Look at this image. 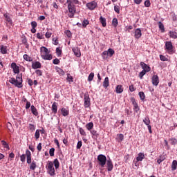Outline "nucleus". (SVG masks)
Here are the masks:
<instances>
[{
    "mask_svg": "<svg viewBox=\"0 0 177 177\" xmlns=\"http://www.w3.org/2000/svg\"><path fill=\"white\" fill-rule=\"evenodd\" d=\"M3 16L8 23H9V24H12V18H10V16L8 15V14H4Z\"/></svg>",
    "mask_w": 177,
    "mask_h": 177,
    "instance_id": "obj_33",
    "label": "nucleus"
},
{
    "mask_svg": "<svg viewBox=\"0 0 177 177\" xmlns=\"http://www.w3.org/2000/svg\"><path fill=\"white\" fill-rule=\"evenodd\" d=\"M28 129L31 131V132H34V131H35V125L29 124Z\"/></svg>",
    "mask_w": 177,
    "mask_h": 177,
    "instance_id": "obj_48",
    "label": "nucleus"
},
{
    "mask_svg": "<svg viewBox=\"0 0 177 177\" xmlns=\"http://www.w3.org/2000/svg\"><path fill=\"white\" fill-rule=\"evenodd\" d=\"M176 169H177V161L174 160L171 163V171H176Z\"/></svg>",
    "mask_w": 177,
    "mask_h": 177,
    "instance_id": "obj_27",
    "label": "nucleus"
},
{
    "mask_svg": "<svg viewBox=\"0 0 177 177\" xmlns=\"http://www.w3.org/2000/svg\"><path fill=\"white\" fill-rule=\"evenodd\" d=\"M56 53L57 55V56H60L62 55V48H56Z\"/></svg>",
    "mask_w": 177,
    "mask_h": 177,
    "instance_id": "obj_55",
    "label": "nucleus"
},
{
    "mask_svg": "<svg viewBox=\"0 0 177 177\" xmlns=\"http://www.w3.org/2000/svg\"><path fill=\"white\" fill-rule=\"evenodd\" d=\"M100 23H101L102 27H106V26H107L106 18L103 17L102 16L100 17Z\"/></svg>",
    "mask_w": 177,
    "mask_h": 177,
    "instance_id": "obj_21",
    "label": "nucleus"
},
{
    "mask_svg": "<svg viewBox=\"0 0 177 177\" xmlns=\"http://www.w3.org/2000/svg\"><path fill=\"white\" fill-rule=\"evenodd\" d=\"M110 83L109 82V77H106L104 82H103V86L104 88H108Z\"/></svg>",
    "mask_w": 177,
    "mask_h": 177,
    "instance_id": "obj_23",
    "label": "nucleus"
},
{
    "mask_svg": "<svg viewBox=\"0 0 177 177\" xmlns=\"http://www.w3.org/2000/svg\"><path fill=\"white\" fill-rule=\"evenodd\" d=\"M41 67H42V65L39 62H35L32 63V68H33V70H37V68H41Z\"/></svg>",
    "mask_w": 177,
    "mask_h": 177,
    "instance_id": "obj_14",
    "label": "nucleus"
},
{
    "mask_svg": "<svg viewBox=\"0 0 177 177\" xmlns=\"http://www.w3.org/2000/svg\"><path fill=\"white\" fill-rule=\"evenodd\" d=\"M73 50L74 52V54L77 57H81V51L80 50V48H73Z\"/></svg>",
    "mask_w": 177,
    "mask_h": 177,
    "instance_id": "obj_19",
    "label": "nucleus"
},
{
    "mask_svg": "<svg viewBox=\"0 0 177 177\" xmlns=\"http://www.w3.org/2000/svg\"><path fill=\"white\" fill-rule=\"evenodd\" d=\"M117 137L118 142H122L124 140V134H118Z\"/></svg>",
    "mask_w": 177,
    "mask_h": 177,
    "instance_id": "obj_41",
    "label": "nucleus"
},
{
    "mask_svg": "<svg viewBox=\"0 0 177 177\" xmlns=\"http://www.w3.org/2000/svg\"><path fill=\"white\" fill-rule=\"evenodd\" d=\"M114 10H115V12H116V13H118V15H120V6H115Z\"/></svg>",
    "mask_w": 177,
    "mask_h": 177,
    "instance_id": "obj_58",
    "label": "nucleus"
},
{
    "mask_svg": "<svg viewBox=\"0 0 177 177\" xmlns=\"http://www.w3.org/2000/svg\"><path fill=\"white\" fill-rule=\"evenodd\" d=\"M143 122L145 125L147 127H150V118L149 117H147L143 119Z\"/></svg>",
    "mask_w": 177,
    "mask_h": 177,
    "instance_id": "obj_30",
    "label": "nucleus"
},
{
    "mask_svg": "<svg viewBox=\"0 0 177 177\" xmlns=\"http://www.w3.org/2000/svg\"><path fill=\"white\" fill-rule=\"evenodd\" d=\"M86 6L89 9V10H94V9L97 6V3L95 1H91L90 3H87Z\"/></svg>",
    "mask_w": 177,
    "mask_h": 177,
    "instance_id": "obj_7",
    "label": "nucleus"
},
{
    "mask_svg": "<svg viewBox=\"0 0 177 177\" xmlns=\"http://www.w3.org/2000/svg\"><path fill=\"white\" fill-rule=\"evenodd\" d=\"M1 53H2V55H6V53H8V49L6 48V46H1Z\"/></svg>",
    "mask_w": 177,
    "mask_h": 177,
    "instance_id": "obj_31",
    "label": "nucleus"
},
{
    "mask_svg": "<svg viewBox=\"0 0 177 177\" xmlns=\"http://www.w3.org/2000/svg\"><path fill=\"white\" fill-rule=\"evenodd\" d=\"M106 168L109 172L113 171V168H114V165H113V161H111V159H109L106 161Z\"/></svg>",
    "mask_w": 177,
    "mask_h": 177,
    "instance_id": "obj_9",
    "label": "nucleus"
},
{
    "mask_svg": "<svg viewBox=\"0 0 177 177\" xmlns=\"http://www.w3.org/2000/svg\"><path fill=\"white\" fill-rule=\"evenodd\" d=\"M1 144L3 146V147H5V149H8V150H9V145H8V143L6 142L5 140H1Z\"/></svg>",
    "mask_w": 177,
    "mask_h": 177,
    "instance_id": "obj_49",
    "label": "nucleus"
},
{
    "mask_svg": "<svg viewBox=\"0 0 177 177\" xmlns=\"http://www.w3.org/2000/svg\"><path fill=\"white\" fill-rule=\"evenodd\" d=\"M97 160L99 165H100L102 168H104V165H106V162H107V158L106 156L100 154L97 156Z\"/></svg>",
    "mask_w": 177,
    "mask_h": 177,
    "instance_id": "obj_3",
    "label": "nucleus"
},
{
    "mask_svg": "<svg viewBox=\"0 0 177 177\" xmlns=\"http://www.w3.org/2000/svg\"><path fill=\"white\" fill-rule=\"evenodd\" d=\"M134 37L135 38H136V39H139V38L142 37V30H140V28L136 29L134 32Z\"/></svg>",
    "mask_w": 177,
    "mask_h": 177,
    "instance_id": "obj_15",
    "label": "nucleus"
},
{
    "mask_svg": "<svg viewBox=\"0 0 177 177\" xmlns=\"http://www.w3.org/2000/svg\"><path fill=\"white\" fill-rule=\"evenodd\" d=\"M35 73L37 75H39V77H41L42 75V71L41 70H36Z\"/></svg>",
    "mask_w": 177,
    "mask_h": 177,
    "instance_id": "obj_63",
    "label": "nucleus"
},
{
    "mask_svg": "<svg viewBox=\"0 0 177 177\" xmlns=\"http://www.w3.org/2000/svg\"><path fill=\"white\" fill-rule=\"evenodd\" d=\"M79 131H80V135H82L83 136H86V133L85 132V130H84V129L80 127L79 129Z\"/></svg>",
    "mask_w": 177,
    "mask_h": 177,
    "instance_id": "obj_50",
    "label": "nucleus"
},
{
    "mask_svg": "<svg viewBox=\"0 0 177 177\" xmlns=\"http://www.w3.org/2000/svg\"><path fill=\"white\" fill-rule=\"evenodd\" d=\"M76 147H77V149H81V147H82V141H78Z\"/></svg>",
    "mask_w": 177,
    "mask_h": 177,
    "instance_id": "obj_62",
    "label": "nucleus"
},
{
    "mask_svg": "<svg viewBox=\"0 0 177 177\" xmlns=\"http://www.w3.org/2000/svg\"><path fill=\"white\" fill-rule=\"evenodd\" d=\"M146 71H142L140 74H139V77L140 78V80H142L143 78V76L146 75Z\"/></svg>",
    "mask_w": 177,
    "mask_h": 177,
    "instance_id": "obj_54",
    "label": "nucleus"
},
{
    "mask_svg": "<svg viewBox=\"0 0 177 177\" xmlns=\"http://www.w3.org/2000/svg\"><path fill=\"white\" fill-rule=\"evenodd\" d=\"M26 154H22L21 156H20V158H21V161L22 162H26Z\"/></svg>",
    "mask_w": 177,
    "mask_h": 177,
    "instance_id": "obj_57",
    "label": "nucleus"
},
{
    "mask_svg": "<svg viewBox=\"0 0 177 177\" xmlns=\"http://www.w3.org/2000/svg\"><path fill=\"white\" fill-rule=\"evenodd\" d=\"M164 160H165V156H160V158L157 160V162L158 164H161L162 161H164Z\"/></svg>",
    "mask_w": 177,
    "mask_h": 177,
    "instance_id": "obj_47",
    "label": "nucleus"
},
{
    "mask_svg": "<svg viewBox=\"0 0 177 177\" xmlns=\"http://www.w3.org/2000/svg\"><path fill=\"white\" fill-rule=\"evenodd\" d=\"M84 107L85 109H88V107L91 106V97H89V94L86 93L84 94Z\"/></svg>",
    "mask_w": 177,
    "mask_h": 177,
    "instance_id": "obj_6",
    "label": "nucleus"
},
{
    "mask_svg": "<svg viewBox=\"0 0 177 177\" xmlns=\"http://www.w3.org/2000/svg\"><path fill=\"white\" fill-rule=\"evenodd\" d=\"M37 38L38 39H44L45 37H44V33L38 32L37 33Z\"/></svg>",
    "mask_w": 177,
    "mask_h": 177,
    "instance_id": "obj_45",
    "label": "nucleus"
},
{
    "mask_svg": "<svg viewBox=\"0 0 177 177\" xmlns=\"http://www.w3.org/2000/svg\"><path fill=\"white\" fill-rule=\"evenodd\" d=\"M140 66L142 67L143 71H145L147 73H149L151 70L150 66H149L147 64H146L145 62H140Z\"/></svg>",
    "mask_w": 177,
    "mask_h": 177,
    "instance_id": "obj_10",
    "label": "nucleus"
},
{
    "mask_svg": "<svg viewBox=\"0 0 177 177\" xmlns=\"http://www.w3.org/2000/svg\"><path fill=\"white\" fill-rule=\"evenodd\" d=\"M133 110H135L136 113H138V111H139L140 109H139V105H138V104H136V105H133Z\"/></svg>",
    "mask_w": 177,
    "mask_h": 177,
    "instance_id": "obj_59",
    "label": "nucleus"
},
{
    "mask_svg": "<svg viewBox=\"0 0 177 177\" xmlns=\"http://www.w3.org/2000/svg\"><path fill=\"white\" fill-rule=\"evenodd\" d=\"M116 93H122L124 92V88L122 85H118L115 88Z\"/></svg>",
    "mask_w": 177,
    "mask_h": 177,
    "instance_id": "obj_22",
    "label": "nucleus"
},
{
    "mask_svg": "<svg viewBox=\"0 0 177 177\" xmlns=\"http://www.w3.org/2000/svg\"><path fill=\"white\" fill-rule=\"evenodd\" d=\"M86 128L88 131H91L93 129V122H90L86 124Z\"/></svg>",
    "mask_w": 177,
    "mask_h": 177,
    "instance_id": "obj_25",
    "label": "nucleus"
},
{
    "mask_svg": "<svg viewBox=\"0 0 177 177\" xmlns=\"http://www.w3.org/2000/svg\"><path fill=\"white\" fill-rule=\"evenodd\" d=\"M53 64H59L60 63V60H59L57 58H55L53 59Z\"/></svg>",
    "mask_w": 177,
    "mask_h": 177,
    "instance_id": "obj_64",
    "label": "nucleus"
},
{
    "mask_svg": "<svg viewBox=\"0 0 177 177\" xmlns=\"http://www.w3.org/2000/svg\"><path fill=\"white\" fill-rule=\"evenodd\" d=\"M106 52L108 53L109 57H112L113 55L115 53V51H114L112 48H109Z\"/></svg>",
    "mask_w": 177,
    "mask_h": 177,
    "instance_id": "obj_35",
    "label": "nucleus"
},
{
    "mask_svg": "<svg viewBox=\"0 0 177 177\" xmlns=\"http://www.w3.org/2000/svg\"><path fill=\"white\" fill-rule=\"evenodd\" d=\"M158 26H159V28H160V30H161L162 32H165V28H164V24L161 21H159Z\"/></svg>",
    "mask_w": 177,
    "mask_h": 177,
    "instance_id": "obj_36",
    "label": "nucleus"
},
{
    "mask_svg": "<svg viewBox=\"0 0 177 177\" xmlns=\"http://www.w3.org/2000/svg\"><path fill=\"white\" fill-rule=\"evenodd\" d=\"M160 59L162 62H168V58L162 55H160Z\"/></svg>",
    "mask_w": 177,
    "mask_h": 177,
    "instance_id": "obj_51",
    "label": "nucleus"
},
{
    "mask_svg": "<svg viewBox=\"0 0 177 177\" xmlns=\"http://www.w3.org/2000/svg\"><path fill=\"white\" fill-rule=\"evenodd\" d=\"M141 100H145L146 99V95H145V93L143 91H140L138 93Z\"/></svg>",
    "mask_w": 177,
    "mask_h": 177,
    "instance_id": "obj_40",
    "label": "nucleus"
},
{
    "mask_svg": "<svg viewBox=\"0 0 177 177\" xmlns=\"http://www.w3.org/2000/svg\"><path fill=\"white\" fill-rule=\"evenodd\" d=\"M39 129H37L35 133V138L36 140H38L39 139L40 133H39Z\"/></svg>",
    "mask_w": 177,
    "mask_h": 177,
    "instance_id": "obj_44",
    "label": "nucleus"
},
{
    "mask_svg": "<svg viewBox=\"0 0 177 177\" xmlns=\"http://www.w3.org/2000/svg\"><path fill=\"white\" fill-rule=\"evenodd\" d=\"M41 57L44 60H52L53 59L52 54L41 55Z\"/></svg>",
    "mask_w": 177,
    "mask_h": 177,
    "instance_id": "obj_16",
    "label": "nucleus"
},
{
    "mask_svg": "<svg viewBox=\"0 0 177 177\" xmlns=\"http://www.w3.org/2000/svg\"><path fill=\"white\" fill-rule=\"evenodd\" d=\"M11 68H12L15 74H19V73H20V68L15 62L11 64Z\"/></svg>",
    "mask_w": 177,
    "mask_h": 177,
    "instance_id": "obj_8",
    "label": "nucleus"
},
{
    "mask_svg": "<svg viewBox=\"0 0 177 177\" xmlns=\"http://www.w3.org/2000/svg\"><path fill=\"white\" fill-rule=\"evenodd\" d=\"M24 59L26 62H32V59H31V57H30L28 55L25 54L24 55Z\"/></svg>",
    "mask_w": 177,
    "mask_h": 177,
    "instance_id": "obj_38",
    "label": "nucleus"
},
{
    "mask_svg": "<svg viewBox=\"0 0 177 177\" xmlns=\"http://www.w3.org/2000/svg\"><path fill=\"white\" fill-rule=\"evenodd\" d=\"M35 168H37V162L32 161L30 163V169H31V171H35Z\"/></svg>",
    "mask_w": 177,
    "mask_h": 177,
    "instance_id": "obj_26",
    "label": "nucleus"
},
{
    "mask_svg": "<svg viewBox=\"0 0 177 177\" xmlns=\"http://www.w3.org/2000/svg\"><path fill=\"white\" fill-rule=\"evenodd\" d=\"M169 140L170 141V144L172 146H175V145H176V143H177L176 138H169Z\"/></svg>",
    "mask_w": 177,
    "mask_h": 177,
    "instance_id": "obj_37",
    "label": "nucleus"
},
{
    "mask_svg": "<svg viewBox=\"0 0 177 177\" xmlns=\"http://www.w3.org/2000/svg\"><path fill=\"white\" fill-rule=\"evenodd\" d=\"M53 164H54L55 169H59V167H60V162H59V160L57 158L54 160Z\"/></svg>",
    "mask_w": 177,
    "mask_h": 177,
    "instance_id": "obj_28",
    "label": "nucleus"
},
{
    "mask_svg": "<svg viewBox=\"0 0 177 177\" xmlns=\"http://www.w3.org/2000/svg\"><path fill=\"white\" fill-rule=\"evenodd\" d=\"M54 143L57 145L58 149H60V144L59 143V140L57 138L54 139Z\"/></svg>",
    "mask_w": 177,
    "mask_h": 177,
    "instance_id": "obj_60",
    "label": "nucleus"
},
{
    "mask_svg": "<svg viewBox=\"0 0 177 177\" xmlns=\"http://www.w3.org/2000/svg\"><path fill=\"white\" fill-rule=\"evenodd\" d=\"M95 77V73H91L88 77V81L91 82V81L93 80V77Z\"/></svg>",
    "mask_w": 177,
    "mask_h": 177,
    "instance_id": "obj_42",
    "label": "nucleus"
},
{
    "mask_svg": "<svg viewBox=\"0 0 177 177\" xmlns=\"http://www.w3.org/2000/svg\"><path fill=\"white\" fill-rule=\"evenodd\" d=\"M66 80L69 84H71V82H74V78L73 77V76H71V75H70V73L67 74Z\"/></svg>",
    "mask_w": 177,
    "mask_h": 177,
    "instance_id": "obj_32",
    "label": "nucleus"
},
{
    "mask_svg": "<svg viewBox=\"0 0 177 177\" xmlns=\"http://www.w3.org/2000/svg\"><path fill=\"white\" fill-rule=\"evenodd\" d=\"M61 114L63 115V117H67L68 114H70V111L68 110V108L63 107L61 109Z\"/></svg>",
    "mask_w": 177,
    "mask_h": 177,
    "instance_id": "obj_12",
    "label": "nucleus"
},
{
    "mask_svg": "<svg viewBox=\"0 0 177 177\" xmlns=\"http://www.w3.org/2000/svg\"><path fill=\"white\" fill-rule=\"evenodd\" d=\"M49 154H50V157H53V156H55V148L50 149Z\"/></svg>",
    "mask_w": 177,
    "mask_h": 177,
    "instance_id": "obj_52",
    "label": "nucleus"
},
{
    "mask_svg": "<svg viewBox=\"0 0 177 177\" xmlns=\"http://www.w3.org/2000/svg\"><path fill=\"white\" fill-rule=\"evenodd\" d=\"M152 84L153 85H155V86H157V85L160 84V79L158 78V75H154L152 77Z\"/></svg>",
    "mask_w": 177,
    "mask_h": 177,
    "instance_id": "obj_11",
    "label": "nucleus"
},
{
    "mask_svg": "<svg viewBox=\"0 0 177 177\" xmlns=\"http://www.w3.org/2000/svg\"><path fill=\"white\" fill-rule=\"evenodd\" d=\"M51 110L54 114L57 113V102H53V104H52Z\"/></svg>",
    "mask_w": 177,
    "mask_h": 177,
    "instance_id": "obj_18",
    "label": "nucleus"
},
{
    "mask_svg": "<svg viewBox=\"0 0 177 177\" xmlns=\"http://www.w3.org/2000/svg\"><path fill=\"white\" fill-rule=\"evenodd\" d=\"M40 52H44L45 55H48V53H50L49 50L45 46L41 47Z\"/></svg>",
    "mask_w": 177,
    "mask_h": 177,
    "instance_id": "obj_29",
    "label": "nucleus"
},
{
    "mask_svg": "<svg viewBox=\"0 0 177 177\" xmlns=\"http://www.w3.org/2000/svg\"><path fill=\"white\" fill-rule=\"evenodd\" d=\"M26 162L27 164H31V151L27 149L26 151Z\"/></svg>",
    "mask_w": 177,
    "mask_h": 177,
    "instance_id": "obj_13",
    "label": "nucleus"
},
{
    "mask_svg": "<svg viewBox=\"0 0 177 177\" xmlns=\"http://www.w3.org/2000/svg\"><path fill=\"white\" fill-rule=\"evenodd\" d=\"M30 109H31L32 114H33V115H35V117H38L39 113H38V110H37V108H35L34 105H32L30 106Z\"/></svg>",
    "mask_w": 177,
    "mask_h": 177,
    "instance_id": "obj_17",
    "label": "nucleus"
},
{
    "mask_svg": "<svg viewBox=\"0 0 177 177\" xmlns=\"http://www.w3.org/2000/svg\"><path fill=\"white\" fill-rule=\"evenodd\" d=\"M102 59H104V60H106V59H109V53H107V50H105L102 53Z\"/></svg>",
    "mask_w": 177,
    "mask_h": 177,
    "instance_id": "obj_34",
    "label": "nucleus"
},
{
    "mask_svg": "<svg viewBox=\"0 0 177 177\" xmlns=\"http://www.w3.org/2000/svg\"><path fill=\"white\" fill-rule=\"evenodd\" d=\"M65 34L68 37V38H71L72 37V34H71V32L69 30H67L65 31Z\"/></svg>",
    "mask_w": 177,
    "mask_h": 177,
    "instance_id": "obj_53",
    "label": "nucleus"
},
{
    "mask_svg": "<svg viewBox=\"0 0 177 177\" xmlns=\"http://www.w3.org/2000/svg\"><path fill=\"white\" fill-rule=\"evenodd\" d=\"M90 132L93 136H95V138H97L99 136V133L96 130H90Z\"/></svg>",
    "mask_w": 177,
    "mask_h": 177,
    "instance_id": "obj_43",
    "label": "nucleus"
},
{
    "mask_svg": "<svg viewBox=\"0 0 177 177\" xmlns=\"http://www.w3.org/2000/svg\"><path fill=\"white\" fill-rule=\"evenodd\" d=\"M112 26H113V27H117V26H118V20L117 19V18L113 19Z\"/></svg>",
    "mask_w": 177,
    "mask_h": 177,
    "instance_id": "obj_39",
    "label": "nucleus"
},
{
    "mask_svg": "<svg viewBox=\"0 0 177 177\" xmlns=\"http://www.w3.org/2000/svg\"><path fill=\"white\" fill-rule=\"evenodd\" d=\"M88 24H89V21L88 19H84V21H82V27L85 28L86 26H88Z\"/></svg>",
    "mask_w": 177,
    "mask_h": 177,
    "instance_id": "obj_46",
    "label": "nucleus"
},
{
    "mask_svg": "<svg viewBox=\"0 0 177 177\" xmlns=\"http://www.w3.org/2000/svg\"><path fill=\"white\" fill-rule=\"evenodd\" d=\"M137 161H143L145 160V153H139L138 156L136 158Z\"/></svg>",
    "mask_w": 177,
    "mask_h": 177,
    "instance_id": "obj_20",
    "label": "nucleus"
},
{
    "mask_svg": "<svg viewBox=\"0 0 177 177\" xmlns=\"http://www.w3.org/2000/svg\"><path fill=\"white\" fill-rule=\"evenodd\" d=\"M150 5H151V3H150V0H146L145 1V6H146V8H150Z\"/></svg>",
    "mask_w": 177,
    "mask_h": 177,
    "instance_id": "obj_56",
    "label": "nucleus"
},
{
    "mask_svg": "<svg viewBox=\"0 0 177 177\" xmlns=\"http://www.w3.org/2000/svg\"><path fill=\"white\" fill-rule=\"evenodd\" d=\"M169 35L170 38H173L174 39H176L177 38V32L175 31H170Z\"/></svg>",
    "mask_w": 177,
    "mask_h": 177,
    "instance_id": "obj_24",
    "label": "nucleus"
},
{
    "mask_svg": "<svg viewBox=\"0 0 177 177\" xmlns=\"http://www.w3.org/2000/svg\"><path fill=\"white\" fill-rule=\"evenodd\" d=\"M46 168L47 169V172L50 175V176H55V167H53V162L48 161Z\"/></svg>",
    "mask_w": 177,
    "mask_h": 177,
    "instance_id": "obj_4",
    "label": "nucleus"
},
{
    "mask_svg": "<svg viewBox=\"0 0 177 177\" xmlns=\"http://www.w3.org/2000/svg\"><path fill=\"white\" fill-rule=\"evenodd\" d=\"M9 82L17 88H23V73L17 75L16 79L15 77L10 78Z\"/></svg>",
    "mask_w": 177,
    "mask_h": 177,
    "instance_id": "obj_2",
    "label": "nucleus"
},
{
    "mask_svg": "<svg viewBox=\"0 0 177 177\" xmlns=\"http://www.w3.org/2000/svg\"><path fill=\"white\" fill-rule=\"evenodd\" d=\"M165 49V50H167L169 55H174V53H175V50L174 49L172 41H166Z\"/></svg>",
    "mask_w": 177,
    "mask_h": 177,
    "instance_id": "obj_5",
    "label": "nucleus"
},
{
    "mask_svg": "<svg viewBox=\"0 0 177 177\" xmlns=\"http://www.w3.org/2000/svg\"><path fill=\"white\" fill-rule=\"evenodd\" d=\"M57 73L59 74V75H64V71L60 68L57 69Z\"/></svg>",
    "mask_w": 177,
    "mask_h": 177,
    "instance_id": "obj_61",
    "label": "nucleus"
},
{
    "mask_svg": "<svg viewBox=\"0 0 177 177\" xmlns=\"http://www.w3.org/2000/svg\"><path fill=\"white\" fill-rule=\"evenodd\" d=\"M66 3H68V17L70 19L74 18V15L77 13V8L75 5H80V1L78 0H67Z\"/></svg>",
    "mask_w": 177,
    "mask_h": 177,
    "instance_id": "obj_1",
    "label": "nucleus"
}]
</instances>
